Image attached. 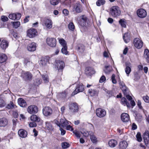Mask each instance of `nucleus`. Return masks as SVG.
Instances as JSON below:
<instances>
[{"mask_svg": "<svg viewBox=\"0 0 149 149\" xmlns=\"http://www.w3.org/2000/svg\"><path fill=\"white\" fill-rule=\"evenodd\" d=\"M59 42L60 44L63 47L66 46V42L65 40L63 38H58Z\"/></svg>", "mask_w": 149, "mask_h": 149, "instance_id": "38", "label": "nucleus"}, {"mask_svg": "<svg viewBox=\"0 0 149 149\" xmlns=\"http://www.w3.org/2000/svg\"><path fill=\"white\" fill-rule=\"evenodd\" d=\"M119 85L120 88L122 89L123 88H125V87H126L123 81L120 82H119Z\"/></svg>", "mask_w": 149, "mask_h": 149, "instance_id": "57", "label": "nucleus"}, {"mask_svg": "<svg viewBox=\"0 0 149 149\" xmlns=\"http://www.w3.org/2000/svg\"><path fill=\"white\" fill-rule=\"evenodd\" d=\"M123 39L125 42L128 43L130 40V37L129 33H125L123 36Z\"/></svg>", "mask_w": 149, "mask_h": 149, "instance_id": "32", "label": "nucleus"}, {"mask_svg": "<svg viewBox=\"0 0 149 149\" xmlns=\"http://www.w3.org/2000/svg\"><path fill=\"white\" fill-rule=\"evenodd\" d=\"M88 24V20L87 17L84 15L81 16L80 25L82 27H86Z\"/></svg>", "mask_w": 149, "mask_h": 149, "instance_id": "12", "label": "nucleus"}, {"mask_svg": "<svg viewBox=\"0 0 149 149\" xmlns=\"http://www.w3.org/2000/svg\"><path fill=\"white\" fill-rule=\"evenodd\" d=\"M136 138L137 140L139 142H141L142 140V138L141 136V133L138 132L136 135Z\"/></svg>", "mask_w": 149, "mask_h": 149, "instance_id": "42", "label": "nucleus"}, {"mask_svg": "<svg viewBox=\"0 0 149 149\" xmlns=\"http://www.w3.org/2000/svg\"><path fill=\"white\" fill-rule=\"evenodd\" d=\"M141 101L139 100H138V103H137V105L140 109H142L143 108V107L141 105Z\"/></svg>", "mask_w": 149, "mask_h": 149, "instance_id": "63", "label": "nucleus"}, {"mask_svg": "<svg viewBox=\"0 0 149 149\" xmlns=\"http://www.w3.org/2000/svg\"><path fill=\"white\" fill-rule=\"evenodd\" d=\"M13 117L15 118H17L18 116V114L17 111H13Z\"/></svg>", "mask_w": 149, "mask_h": 149, "instance_id": "64", "label": "nucleus"}, {"mask_svg": "<svg viewBox=\"0 0 149 149\" xmlns=\"http://www.w3.org/2000/svg\"><path fill=\"white\" fill-rule=\"evenodd\" d=\"M22 76L26 80H30L32 79V75L31 73L28 72H22Z\"/></svg>", "mask_w": 149, "mask_h": 149, "instance_id": "13", "label": "nucleus"}, {"mask_svg": "<svg viewBox=\"0 0 149 149\" xmlns=\"http://www.w3.org/2000/svg\"><path fill=\"white\" fill-rule=\"evenodd\" d=\"M49 61L48 58L45 57L41 58L39 61V64L42 66H45L47 64Z\"/></svg>", "mask_w": 149, "mask_h": 149, "instance_id": "22", "label": "nucleus"}, {"mask_svg": "<svg viewBox=\"0 0 149 149\" xmlns=\"http://www.w3.org/2000/svg\"><path fill=\"white\" fill-rule=\"evenodd\" d=\"M62 148H66L69 147L70 145L69 143L67 142H64L61 144Z\"/></svg>", "mask_w": 149, "mask_h": 149, "instance_id": "51", "label": "nucleus"}, {"mask_svg": "<svg viewBox=\"0 0 149 149\" xmlns=\"http://www.w3.org/2000/svg\"><path fill=\"white\" fill-rule=\"evenodd\" d=\"M137 14L138 16L141 18H145L147 15L146 10L142 8L139 9L137 10Z\"/></svg>", "mask_w": 149, "mask_h": 149, "instance_id": "11", "label": "nucleus"}, {"mask_svg": "<svg viewBox=\"0 0 149 149\" xmlns=\"http://www.w3.org/2000/svg\"><path fill=\"white\" fill-rule=\"evenodd\" d=\"M2 20L3 22H6L8 20V19L7 17L6 16H3L1 17Z\"/></svg>", "mask_w": 149, "mask_h": 149, "instance_id": "59", "label": "nucleus"}, {"mask_svg": "<svg viewBox=\"0 0 149 149\" xmlns=\"http://www.w3.org/2000/svg\"><path fill=\"white\" fill-rule=\"evenodd\" d=\"M119 23L122 27L125 28L126 27V25L125 22L123 19H121L119 21Z\"/></svg>", "mask_w": 149, "mask_h": 149, "instance_id": "50", "label": "nucleus"}, {"mask_svg": "<svg viewBox=\"0 0 149 149\" xmlns=\"http://www.w3.org/2000/svg\"><path fill=\"white\" fill-rule=\"evenodd\" d=\"M56 124L60 127L61 126L63 127H66L67 125L70 124L71 123L65 119H61L60 121L56 120H54Z\"/></svg>", "mask_w": 149, "mask_h": 149, "instance_id": "2", "label": "nucleus"}, {"mask_svg": "<svg viewBox=\"0 0 149 149\" xmlns=\"http://www.w3.org/2000/svg\"><path fill=\"white\" fill-rule=\"evenodd\" d=\"M84 90V88L82 83H80L77 84L76 89L72 93V95L73 96L77 93L82 92Z\"/></svg>", "mask_w": 149, "mask_h": 149, "instance_id": "4", "label": "nucleus"}, {"mask_svg": "<svg viewBox=\"0 0 149 149\" xmlns=\"http://www.w3.org/2000/svg\"><path fill=\"white\" fill-rule=\"evenodd\" d=\"M96 113L97 116L100 118H102L105 116L106 114L105 110L101 108H98L96 110Z\"/></svg>", "mask_w": 149, "mask_h": 149, "instance_id": "8", "label": "nucleus"}, {"mask_svg": "<svg viewBox=\"0 0 149 149\" xmlns=\"http://www.w3.org/2000/svg\"><path fill=\"white\" fill-rule=\"evenodd\" d=\"M62 53L65 55H67L68 54L67 51V47L66 46L63 47L61 50Z\"/></svg>", "mask_w": 149, "mask_h": 149, "instance_id": "39", "label": "nucleus"}, {"mask_svg": "<svg viewBox=\"0 0 149 149\" xmlns=\"http://www.w3.org/2000/svg\"><path fill=\"white\" fill-rule=\"evenodd\" d=\"M86 72L88 71L87 73L89 74H92L95 73V71L91 67H87L86 69Z\"/></svg>", "mask_w": 149, "mask_h": 149, "instance_id": "37", "label": "nucleus"}, {"mask_svg": "<svg viewBox=\"0 0 149 149\" xmlns=\"http://www.w3.org/2000/svg\"><path fill=\"white\" fill-rule=\"evenodd\" d=\"M68 93L67 91H65L62 93H58L57 95V97L59 99L63 101L67 97Z\"/></svg>", "mask_w": 149, "mask_h": 149, "instance_id": "15", "label": "nucleus"}, {"mask_svg": "<svg viewBox=\"0 0 149 149\" xmlns=\"http://www.w3.org/2000/svg\"><path fill=\"white\" fill-rule=\"evenodd\" d=\"M19 105L21 107H25L26 106V103L25 101L23 98H19L18 100Z\"/></svg>", "mask_w": 149, "mask_h": 149, "instance_id": "25", "label": "nucleus"}, {"mask_svg": "<svg viewBox=\"0 0 149 149\" xmlns=\"http://www.w3.org/2000/svg\"><path fill=\"white\" fill-rule=\"evenodd\" d=\"M21 16V14L19 13L10 14L9 15V17L10 19L13 20H18L20 19Z\"/></svg>", "mask_w": 149, "mask_h": 149, "instance_id": "17", "label": "nucleus"}, {"mask_svg": "<svg viewBox=\"0 0 149 149\" xmlns=\"http://www.w3.org/2000/svg\"><path fill=\"white\" fill-rule=\"evenodd\" d=\"M50 3L54 6L57 5L59 3L58 0H50Z\"/></svg>", "mask_w": 149, "mask_h": 149, "instance_id": "48", "label": "nucleus"}, {"mask_svg": "<svg viewBox=\"0 0 149 149\" xmlns=\"http://www.w3.org/2000/svg\"><path fill=\"white\" fill-rule=\"evenodd\" d=\"M42 77L44 82L47 83L49 82V78L47 75H42Z\"/></svg>", "mask_w": 149, "mask_h": 149, "instance_id": "49", "label": "nucleus"}, {"mask_svg": "<svg viewBox=\"0 0 149 149\" xmlns=\"http://www.w3.org/2000/svg\"><path fill=\"white\" fill-rule=\"evenodd\" d=\"M15 107H16V106L15 105L13 102H10V103L8 104L6 107L8 109L15 108Z\"/></svg>", "mask_w": 149, "mask_h": 149, "instance_id": "40", "label": "nucleus"}, {"mask_svg": "<svg viewBox=\"0 0 149 149\" xmlns=\"http://www.w3.org/2000/svg\"><path fill=\"white\" fill-rule=\"evenodd\" d=\"M46 42L48 45L51 47H54L56 45V41L54 38H47Z\"/></svg>", "mask_w": 149, "mask_h": 149, "instance_id": "7", "label": "nucleus"}, {"mask_svg": "<svg viewBox=\"0 0 149 149\" xmlns=\"http://www.w3.org/2000/svg\"><path fill=\"white\" fill-rule=\"evenodd\" d=\"M68 27L70 30L71 31H73L75 28L74 26L73 23L72 22L69 23L68 25Z\"/></svg>", "mask_w": 149, "mask_h": 149, "instance_id": "41", "label": "nucleus"}, {"mask_svg": "<svg viewBox=\"0 0 149 149\" xmlns=\"http://www.w3.org/2000/svg\"><path fill=\"white\" fill-rule=\"evenodd\" d=\"M29 126L30 127H34L36 126V124L35 122H31L29 123Z\"/></svg>", "mask_w": 149, "mask_h": 149, "instance_id": "62", "label": "nucleus"}, {"mask_svg": "<svg viewBox=\"0 0 149 149\" xmlns=\"http://www.w3.org/2000/svg\"><path fill=\"white\" fill-rule=\"evenodd\" d=\"M90 139L92 142L94 143H96L98 141V139L93 132H91Z\"/></svg>", "mask_w": 149, "mask_h": 149, "instance_id": "26", "label": "nucleus"}, {"mask_svg": "<svg viewBox=\"0 0 149 149\" xmlns=\"http://www.w3.org/2000/svg\"><path fill=\"white\" fill-rule=\"evenodd\" d=\"M38 111V107L34 105H31L29 106L27 109V111L31 114L36 113Z\"/></svg>", "mask_w": 149, "mask_h": 149, "instance_id": "5", "label": "nucleus"}, {"mask_svg": "<svg viewBox=\"0 0 149 149\" xmlns=\"http://www.w3.org/2000/svg\"><path fill=\"white\" fill-rule=\"evenodd\" d=\"M106 80V78L104 76H102L100 78L99 81L100 83H102Z\"/></svg>", "mask_w": 149, "mask_h": 149, "instance_id": "60", "label": "nucleus"}, {"mask_svg": "<svg viewBox=\"0 0 149 149\" xmlns=\"http://www.w3.org/2000/svg\"><path fill=\"white\" fill-rule=\"evenodd\" d=\"M13 25V27L15 28H17L20 25V22H12Z\"/></svg>", "mask_w": 149, "mask_h": 149, "instance_id": "44", "label": "nucleus"}, {"mask_svg": "<svg viewBox=\"0 0 149 149\" xmlns=\"http://www.w3.org/2000/svg\"><path fill=\"white\" fill-rule=\"evenodd\" d=\"M143 98L144 101L146 103H149V97L148 96L143 97Z\"/></svg>", "mask_w": 149, "mask_h": 149, "instance_id": "54", "label": "nucleus"}, {"mask_svg": "<svg viewBox=\"0 0 149 149\" xmlns=\"http://www.w3.org/2000/svg\"><path fill=\"white\" fill-rule=\"evenodd\" d=\"M52 22L51 19H45L43 20L42 25L48 29H50L52 27Z\"/></svg>", "mask_w": 149, "mask_h": 149, "instance_id": "3", "label": "nucleus"}, {"mask_svg": "<svg viewBox=\"0 0 149 149\" xmlns=\"http://www.w3.org/2000/svg\"><path fill=\"white\" fill-rule=\"evenodd\" d=\"M5 101L3 99L0 97V107H3L5 106Z\"/></svg>", "mask_w": 149, "mask_h": 149, "instance_id": "43", "label": "nucleus"}, {"mask_svg": "<svg viewBox=\"0 0 149 149\" xmlns=\"http://www.w3.org/2000/svg\"><path fill=\"white\" fill-rule=\"evenodd\" d=\"M73 132L77 138H80V135L79 132L75 130L73 131Z\"/></svg>", "mask_w": 149, "mask_h": 149, "instance_id": "53", "label": "nucleus"}, {"mask_svg": "<svg viewBox=\"0 0 149 149\" xmlns=\"http://www.w3.org/2000/svg\"><path fill=\"white\" fill-rule=\"evenodd\" d=\"M8 123L7 119L5 118H0V127H5Z\"/></svg>", "mask_w": 149, "mask_h": 149, "instance_id": "27", "label": "nucleus"}, {"mask_svg": "<svg viewBox=\"0 0 149 149\" xmlns=\"http://www.w3.org/2000/svg\"><path fill=\"white\" fill-rule=\"evenodd\" d=\"M143 56L147 63H149V50L148 49L144 50Z\"/></svg>", "mask_w": 149, "mask_h": 149, "instance_id": "30", "label": "nucleus"}, {"mask_svg": "<svg viewBox=\"0 0 149 149\" xmlns=\"http://www.w3.org/2000/svg\"><path fill=\"white\" fill-rule=\"evenodd\" d=\"M143 138L146 145L149 147V134L148 131H146L144 133Z\"/></svg>", "mask_w": 149, "mask_h": 149, "instance_id": "16", "label": "nucleus"}, {"mask_svg": "<svg viewBox=\"0 0 149 149\" xmlns=\"http://www.w3.org/2000/svg\"><path fill=\"white\" fill-rule=\"evenodd\" d=\"M63 13L65 16H67L68 15L69 12L68 10L66 9H64L63 11Z\"/></svg>", "mask_w": 149, "mask_h": 149, "instance_id": "58", "label": "nucleus"}, {"mask_svg": "<svg viewBox=\"0 0 149 149\" xmlns=\"http://www.w3.org/2000/svg\"><path fill=\"white\" fill-rule=\"evenodd\" d=\"M7 59L6 55L3 53H0V63L5 62Z\"/></svg>", "mask_w": 149, "mask_h": 149, "instance_id": "29", "label": "nucleus"}, {"mask_svg": "<svg viewBox=\"0 0 149 149\" xmlns=\"http://www.w3.org/2000/svg\"><path fill=\"white\" fill-rule=\"evenodd\" d=\"M42 113L45 116H47L52 114V110L50 107H46L43 109Z\"/></svg>", "mask_w": 149, "mask_h": 149, "instance_id": "9", "label": "nucleus"}, {"mask_svg": "<svg viewBox=\"0 0 149 149\" xmlns=\"http://www.w3.org/2000/svg\"><path fill=\"white\" fill-rule=\"evenodd\" d=\"M121 118L123 121L124 122H127L129 120V115L125 113L122 114Z\"/></svg>", "mask_w": 149, "mask_h": 149, "instance_id": "24", "label": "nucleus"}, {"mask_svg": "<svg viewBox=\"0 0 149 149\" xmlns=\"http://www.w3.org/2000/svg\"><path fill=\"white\" fill-rule=\"evenodd\" d=\"M24 63H25L26 66H29L30 65V64L31 63L30 61L27 59H25L24 61Z\"/></svg>", "mask_w": 149, "mask_h": 149, "instance_id": "61", "label": "nucleus"}, {"mask_svg": "<svg viewBox=\"0 0 149 149\" xmlns=\"http://www.w3.org/2000/svg\"><path fill=\"white\" fill-rule=\"evenodd\" d=\"M18 134L19 136L22 138L26 137L27 134V132L25 130L21 129L18 132Z\"/></svg>", "mask_w": 149, "mask_h": 149, "instance_id": "23", "label": "nucleus"}, {"mask_svg": "<svg viewBox=\"0 0 149 149\" xmlns=\"http://www.w3.org/2000/svg\"><path fill=\"white\" fill-rule=\"evenodd\" d=\"M36 45L35 42H32L29 44L27 47V49L29 51L33 52L36 50Z\"/></svg>", "mask_w": 149, "mask_h": 149, "instance_id": "19", "label": "nucleus"}, {"mask_svg": "<svg viewBox=\"0 0 149 149\" xmlns=\"http://www.w3.org/2000/svg\"><path fill=\"white\" fill-rule=\"evenodd\" d=\"M37 34V30L34 29H31L28 30L27 31V35L30 38H32Z\"/></svg>", "mask_w": 149, "mask_h": 149, "instance_id": "10", "label": "nucleus"}, {"mask_svg": "<svg viewBox=\"0 0 149 149\" xmlns=\"http://www.w3.org/2000/svg\"><path fill=\"white\" fill-rule=\"evenodd\" d=\"M127 146V143L126 141H123L119 143V147L120 149H125Z\"/></svg>", "mask_w": 149, "mask_h": 149, "instance_id": "28", "label": "nucleus"}, {"mask_svg": "<svg viewBox=\"0 0 149 149\" xmlns=\"http://www.w3.org/2000/svg\"><path fill=\"white\" fill-rule=\"evenodd\" d=\"M121 103L124 106H127L128 107H130V104L127 102L126 99L125 97H123L122 98Z\"/></svg>", "mask_w": 149, "mask_h": 149, "instance_id": "34", "label": "nucleus"}, {"mask_svg": "<svg viewBox=\"0 0 149 149\" xmlns=\"http://www.w3.org/2000/svg\"><path fill=\"white\" fill-rule=\"evenodd\" d=\"M30 119L31 121L35 122H38L40 120V118L35 115H32L30 117Z\"/></svg>", "mask_w": 149, "mask_h": 149, "instance_id": "33", "label": "nucleus"}, {"mask_svg": "<svg viewBox=\"0 0 149 149\" xmlns=\"http://www.w3.org/2000/svg\"><path fill=\"white\" fill-rule=\"evenodd\" d=\"M42 81L41 80L38 79L36 80V81L35 83V84L36 86H38L40 85Z\"/></svg>", "mask_w": 149, "mask_h": 149, "instance_id": "56", "label": "nucleus"}, {"mask_svg": "<svg viewBox=\"0 0 149 149\" xmlns=\"http://www.w3.org/2000/svg\"><path fill=\"white\" fill-rule=\"evenodd\" d=\"M134 44L135 47L138 49L141 48L143 45L142 41L138 38H136L134 39Z\"/></svg>", "mask_w": 149, "mask_h": 149, "instance_id": "6", "label": "nucleus"}, {"mask_svg": "<svg viewBox=\"0 0 149 149\" xmlns=\"http://www.w3.org/2000/svg\"><path fill=\"white\" fill-rule=\"evenodd\" d=\"M73 9L77 13H80L82 10L81 6L80 4L77 3L75 4L73 7Z\"/></svg>", "mask_w": 149, "mask_h": 149, "instance_id": "20", "label": "nucleus"}, {"mask_svg": "<svg viewBox=\"0 0 149 149\" xmlns=\"http://www.w3.org/2000/svg\"><path fill=\"white\" fill-rule=\"evenodd\" d=\"M105 3L104 0H98L96 2V4L98 6H100L101 5H103Z\"/></svg>", "mask_w": 149, "mask_h": 149, "instance_id": "47", "label": "nucleus"}, {"mask_svg": "<svg viewBox=\"0 0 149 149\" xmlns=\"http://www.w3.org/2000/svg\"><path fill=\"white\" fill-rule=\"evenodd\" d=\"M131 71V68L128 66H127L125 69V72L128 76L129 74L130 73Z\"/></svg>", "mask_w": 149, "mask_h": 149, "instance_id": "52", "label": "nucleus"}, {"mask_svg": "<svg viewBox=\"0 0 149 149\" xmlns=\"http://www.w3.org/2000/svg\"><path fill=\"white\" fill-rule=\"evenodd\" d=\"M108 144L110 147L111 148H113L116 146L117 144V142L116 140L111 139L109 141Z\"/></svg>", "mask_w": 149, "mask_h": 149, "instance_id": "31", "label": "nucleus"}, {"mask_svg": "<svg viewBox=\"0 0 149 149\" xmlns=\"http://www.w3.org/2000/svg\"><path fill=\"white\" fill-rule=\"evenodd\" d=\"M66 129L67 130H70L71 131H73V128H72V126L69 125V124L67 125V126H66Z\"/></svg>", "mask_w": 149, "mask_h": 149, "instance_id": "55", "label": "nucleus"}, {"mask_svg": "<svg viewBox=\"0 0 149 149\" xmlns=\"http://www.w3.org/2000/svg\"><path fill=\"white\" fill-rule=\"evenodd\" d=\"M56 66L58 70H62L65 67V64L63 61H58L56 63Z\"/></svg>", "mask_w": 149, "mask_h": 149, "instance_id": "21", "label": "nucleus"}, {"mask_svg": "<svg viewBox=\"0 0 149 149\" xmlns=\"http://www.w3.org/2000/svg\"><path fill=\"white\" fill-rule=\"evenodd\" d=\"M69 108L70 111L72 112H76L78 111V104L75 103H71L69 104Z\"/></svg>", "mask_w": 149, "mask_h": 149, "instance_id": "14", "label": "nucleus"}, {"mask_svg": "<svg viewBox=\"0 0 149 149\" xmlns=\"http://www.w3.org/2000/svg\"><path fill=\"white\" fill-rule=\"evenodd\" d=\"M88 92L90 95L92 96L97 95L98 94V92L94 89H89L88 91Z\"/></svg>", "mask_w": 149, "mask_h": 149, "instance_id": "36", "label": "nucleus"}, {"mask_svg": "<svg viewBox=\"0 0 149 149\" xmlns=\"http://www.w3.org/2000/svg\"><path fill=\"white\" fill-rule=\"evenodd\" d=\"M91 131H88L86 130H82L81 131V133L83 135V136L86 137H87L89 135L90 136L91 132H92Z\"/></svg>", "mask_w": 149, "mask_h": 149, "instance_id": "35", "label": "nucleus"}, {"mask_svg": "<svg viewBox=\"0 0 149 149\" xmlns=\"http://www.w3.org/2000/svg\"><path fill=\"white\" fill-rule=\"evenodd\" d=\"M109 13L113 17H116L120 15L121 11L118 6H113L110 8L109 10Z\"/></svg>", "mask_w": 149, "mask_h": 149, "instance_id": "1", "label": "nucleus"}, {"mask_svg": "<svg viewBox=\"0 0 149 149\" xmlns=\"http://www.w3.org/2000/svg\"><path fill=\"white\" fill-rule=\"evenodd\" d=\"M46 127L49 130H52V126L49 122H46Z\"/></svg>", "mask_w": 149, "mask_h": 149, "instance_id": "46", "label": "nucleus"}, {"mask_svg": "<svg viewBox=\"0 0 149 149\" xmlns=\"http://www.w3.org/2000/svg\"><path fill=\"white\" fill-rule=\"evenodd\" d=\"M104 70L105 73H108L111 72V68L110 66H106Z\"/></svg>", "mask_w": 149, "mask_h": 149, "instance_id": "45", "label": "nucleus"}, {"mask_svg": "<svg viewBox=\"0 0 149 149\" xmlns=\"http://www.w3.org/2000/svg\"><path fill=\"white\" fill-rule=\"evenodd\" d=\"M9 45L8 42L5 40H2L0 44V47L2 49L5 50Z\"/></svg>", "mask_w": 149, "mask_h": 149, "instance_id": "18", "label": "nucleus"}]
</instances>
